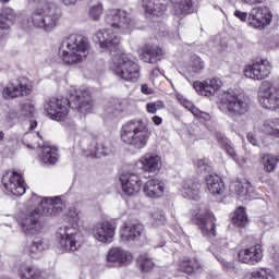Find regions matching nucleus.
<instances>
[{
  "instance_id": "45",
  "label": "nucleus",
  "mask_w": 279,
  "mask_h": 279,
  "mask_svg": "<svg viewBox=\"0 0 279 279\" xmlns=\"http://www.w3.org/2000/svg\"><path fill=\"white\" fill-rule=\"evenodd\" d=\"M238 258L240 263L245 265H252V257L250 256V248H242L238 252Z\"/></svg>"
},
{
  "instance_id": "41",
  "label": "nucleus",
  "mask_w": 279,
  "mask_h": 279,
  "mask_svg": "<svg viewBox=\"0 0 279 279\" xmlns=\"http://www.w3.org/2000/svg\"><path fill=\"white\" fill-rule=\"evenodd\" d=\"M101 14H104V3L101 2L92 5L88 10V15L93 21H99Z\"/></svg>"
},
{
  "instance_id": "52",
  "label": "nucleus",
  "mask_w": 279,
  "mask_h": 279,
  "mask_svg": "<svg viewBox=\"0 0 279 279\" xmlns=\"http://www.w3.org/2000/svg\"><path fill=\"white\" fill-rule=\"evenodd\" d=\"M17 88H20V95H29V93H32V85L31 84H20L17 86Z\"/></svg>"
},
{
  "instance_id": "62",
  "label": "nucleus",
  "mask_w": 279,
  "mask_h": 279,
  "mask_svg": "<svg viewBox=\"0 0 279 279\" xmlns=\"http://www.w3.org/2000/svg\"><path fill=\"white\" fill-rule=\"evenodd\" d=\"M159 74H160V70H159V69H155V70H153V72H151V75L155 76V77H158Z\"/></svg>"
},
{
  "instance_id": "57",
  "label": "nucleus",
  "mask_w": 279,
  "mask_h": 279,
  "mask_svg": "<svg viewBox=\"0 0 279 279\" xmlns=\"http://www.w3.org/2000/svg\"><path fill=\"white\" fill-rule=\"evenodd\" d=\"M151 121L155 125H162V118L158 117V116H154L151 118Z\"/></svg>"
},
{
  "instance_id": "46",
  "label": "nucleus",
  "mask_w": 279,
  "mask_h": 279,
  "mask_svg": "<svg viewBox=\"0 0 279 279\" xmlns=\"http://www.w3.org/2000/svg\"><path fill=\"white\" fill-rule=\"evenodd\" d=\"M14 21V19H16V14H14V10H12V8H4L1 12V17L0 21Z\"/></svg>"
},
{
  "instance_id": "47",
  "label": "nucleus",
  "mask_w": 279,
  "mask_h": 279,
  "mask_svg": "<svg viewBox=\"0 0 279 279\" xmlns=\"http://www.w3.org/2000/svg\"><path fill=\"white\" fill-rule=\"evenodd\" d=\"M190 110L192 114L196 117V119H203V121H210V114L197 109V107H192Z\"/></svg>"
},
{
  "instance_id": "23",
  "label": "nucleus",
  "mask_w": 279,
  "mask_h": 279,
  "mask_svg": "<svg viewBox=\"0 0 279 279\" xmlns=\"http://www.w3.org/2000/svg\"><path fill=\"white\" fill-rule=\"evenodd\" d=\"M165 182L160 179H150L143 186L144 195L151 199H160L165 195Z\"/></svg>"
},
{
  "instance_id": "64",
  "label": "nucleus",
  "mask_w": 279,
  "mask_h": 279,
  "mask_svg": "<svg viewBox=\"0 0 279 279\" xmlns=\"http://www.w3.org/2000/svg\"><path fill=\"white\" fill-rule=\"evenodd\" d=\"M3 136H4L3 132H0V141H3Z\"/></svg>"
},
{
  "instance_id": "20",
  "label": "nucleus",
  "mask_w": 279,
  "mask_h": 279,
  "mask_svg": "<svg viewBox=\"0 0 279 279\" xmlns=\"http://www.w3.org/2000/svg\"><path fill=\"white\" fill-rule=\"evenodd\" d=\"M134 260V255L121 246H111L107 253V262L114 263L118 267H125Z\"/></svg>"
},
{
  "instance_id": "58",
  "label": "nucleus",
  "mask_w": 279,
  "mask_h": 279,
  "mask_svg": "<svg viewBox=\"0 0 279 279\" xmlns=\"http://www.w3.org/2000/svg\"><path fill=\"white\" fill-rule=\"evenodd\" d=\"M247 157H241L240 159L236 158L235 162H238V165H240L241 167H245V163L247 162Z\"/></svg>"
},
{
  "instance_id": "34",
  "label": "nucleus",
  "mask_w": 279,
  "mask_h": 279,
  "mask_svg": "<svg viewBox=\"0 0 279 279\" xmlns=\"http://www.w3.org/2000/svg\"><path fill=\"white\" fill-rule=\"evenodd\" d=\"M199 269H202V264L196 259L191 260L185 258L180 265V270L184 271V274H195V271H199Z\"/></svg>"
},
{
  "instance_id": "21",
  "label": "nucleus",
  "mask_w": 279,
  "mask_h": 279,
  "mask_svg": "<svg viewBox=\"0 0 279 279\" xmlns=\"http://www.w3.org/2000/svg\"><path fill=\"white\" fill-rule=\"evenodd\" d=\"M230 191L242 202L256 199V192H254V186H252V184H250L247 181H233L230 185Z\"/></svg>"
},
{
  "instance_id": "3",
  "label": "nucleus",
  "mask_w": 279,
  "mask_h": 279,
  "mask_svg": "<svg viewBox=\"0 0 279 279\" xmlns=\"http://www.w3.org/2000/svg\"><path fill=\"white\" fill-rule=\"evenodd\" d=\"M36 8L27 17L28 25L45 29V32H53L58 27L60 21V12L47 0H28Z\"/></svg>"
},
{
  "instance_id": "27",
  "label": "nucleus",
  "mask_w": 279,
  "mask_h": 279,
  "mask_svg": "<svg viewBox=\"0 0 279 279\" xmlns=\"http://www.w3.org/2000/svg\"><path fill=\"white\" fill-rule=\"evenodd\" d=\"M142 3L146 14H153L154 16H160L167 10L165 0H142Z\"/></svg>"
},
{
  "instance_id": "5",
  "label": "nucleus",
  "mask_w": 279,
  "mask_h": 279,
  "mask_svg": "<svg viewBox=\"0 0 279 279\" xmlns=\"http://www.w3.org/2000/svg\"><path fill=\"white\" fill-rule=\"evenodd\" d=\"M88 41L82 35H71L63 40L59 56L64 64H80L88 58Z\"/></svg>"
},
{
  "instance_id": "44",
  "label": "nucleus",
  "mask_w": 279,
  "mask_h": 279,
  "mask_svg": "<svg viewBox=\"0 0 279 279\" xmlns=\"http://www.w3.org/2000/svg\"><path fill=\"white\" fill-rule=\"evenodd\" d=\"M215 257L217 258L218 263L222 265V269L225 271H232L234 269V262H228L223 255L215 254Z\"/></svg>"
},
{
  "instance_id": "19",
  "label": "nucleus",
  "mask_w": 279,
  "mask_h": 279,
  "mask_svg": "<svg viewBox=\"0 0 279 279\" xmlns=\"http://www.w3.org/2000/svg\"><path fill=\"white\" fill-rule=\"evenodd\" d=\"M221 86H223V82H221V78L219 77L196 81L193 83L194 90H196L198 95H203V97H213Z\"/></svg>"
},
{
  "instance_id": "17",
  "label": "nucleus",
  "mask_w": 279,
  "mask_h": 279,
  "mask_svg": "<svg viewBox=\"0 0 279 279\" xmlns=\"http://www.w3.org/2000/svg\"><path fill=\"white\" fill-rule=\"evenodd\" d=\"M120 182L124 195H137V193H141L143 181L136 173L130 171L122 172L120 175Z\"/></svg>"
},
{
  "instance_id": "63",
  "label": "nucleus",
  "mask_w": 279,
  "mask_h": 279,
  "mask_svg": "<svg viewBox=\"0 0 279 279\" xmlns=\"http://www.w3.org/2000/svg\"><path fill=\"white\" fill-rule=\"evenodd\" d=\"M185 108H187V110L191 112V108H195V106H191V104L186 102Z\"/></svg>"
},
{
  "instance_id": "38",
  "label": "nucleus",
  "mask_w": 279,
  "mask_h": 279,
  "mask_svg": "<svg viewBox=\"0 0 279 279\" xmlns=\"http://www.w3.org/2000/svg\"><path fill=\"white\" fill-rule=\"evenodd\" d=\"M248 255L251 257V265H256L263 260V248L259 244L248 247Z\"/></svg>"
},
{
  "instance_id": "8",
  "label": "nucleus",
  "mask_w": 279,
  "mask_h": 279,
  "mask_svg": "<svg viewBox=\"0 0 279 279\" xmlns=\"http://www.w3.org/2000/svg\"><path fill=\"white\" fill-rule=\"evenodd\" d=\"M17 225L20 226L22 232L27 236H34L40 234L43 230V222L40 221V211L36 208L27 209L22 211L17 219Z\"/></svg>"
},
{
  "instance_id": "10",
  "label": "nucleus",
  "mask_w": 279,
  "mask_h": 279,
  "mask_svg": "<svg viewBox=\"0 0 279 279\" xmlns=\"http://www.w3.org/2000/svg\"><path fill=\"white\" fill-rule=\"evenodd\" d=\"M31 204H33V208L39 206L43 215H46V217H56L58 213H62V210H64V201H62V197L60 196L43 198L37 194H33L31 197Z\"/></svg>"
},
{
  "instance_id": "9",
  "label": "nucleus",
  "mask_w": 279,
  "mask_h": 279,
  "mask_svg": "<svg viewBox=\"0 0 279 279\" xmlns=\"http://www.w3.org/2000/svg\"><path fill=\"white\" fill-rule=\"evenodd\" d=\"M258 99L260 106L267 110L279 109V87L271 81H263L258 87Z\"/></svg>"
},
{
  "instance_id": "22",
  "label": "nucleus",
  "mask_w": 279,
  "mask_h": 279,
  "mask_svg": "<svg viewBox=\"0 0 279 279\" xmlns=\"http://www.w3.org/2000/svg\"><path fill=\"white\" fill-rule=\"evenodd\" d=\"M145 232V227L142 223H128L120 229V239L122 243H132L138 241Z\"/></svg>"
},
{
  "instance_id": "56",
  "label": "nucleus",
  "mask_w": 279,
  "mask_h": 279,
  "mask_svg": "<svg viewBox=\"0 0 279 279\" xmlns=\"http://www.w3.org/2000/svg\"><path fill=\"white\" fill-rule=\"evenodd\" d=\"M197 167L198 169H201L202 171H206L208 169V166L206 165V160L204 159H199L197 161Z\"/></svg>"
},
{
  "instance_id": "11",
  "label": "nucleus",
  "mask_w": 279,
  "mask_h": 279,
  "mask_svg": "<svg viewBox=\"0 0 279 279\" xmlns=\"http://www.w3.org/2000/svg\"><path fill=\"white\" fill-rule=\"evenodd\" d=\"M27 143V147L31 149H36L38 147L41 149V160L46 165H56L58 162V148L53 146H45V142H43L40 134L32 133Z\"/></svg>"
},
{
  "instance_id": "28",
  "label": "nucleus",
  "mask_w": 279,
  "mask_h": 279,
  "mask_svg": "<svg viewBox=\"0 0 279 279\" xmlns=\"http://www.w3.org/2000/svg\"><path fill=\"white\" fill-rule=\"evenodd\" d=\"M206 184L211 195H223V191H226V186H223L221 178H219L217 174L208 175L206 179Z\"/></svg>"
},
{
  "instance_id": "24",
  "label": "nucleus",
  "mask_w": 279,
  "mask_h": 279,
  "mask_svg": "<svg viewBox=\"0 0 279 279\" xmlns=\"http://www.w3.org/2000/svg\"><path fill=\"white\" fill-rule=\"evenodd\" d=\"M172 3V14L178 21L189 16L193 10V0H170Z\"/></svg>"
},
{
  "instance_id": "2",
  "label": "nucleus",
  "mask_w": 279,
  "mask_h": 279,
  "mask_svg": "<svg viewBox=\"0 0 279 279\" xmlns=\"http://www.w3.org/2000/svg\"><path fill=\"white\" fill-rule=\"evenodd\" d=\"M75 108L78 112L86 114L93 110L90 93L86 88H70V100L68 98H50L44 108L52 121H64L69 117V108Z\"/></svg>"
},
{
  "instance_id": "16",
  "label": "nucleus",
  "mask_w": 279,
  "mask_h": 279,
  "mask_svg": "<svg viewBox=\"0 0 279 279\" xmlns=\"http://www.w3.org/2000/svg\"><path fill=\"white\" fill-rule=\"evenodd\" d=\"M117 234V225L110 221L99 222L93 230V236L98 243L110 245L114 241Z\"/></svg>"
},
{
  "instance_id": "39",
  "label": "nucleus",
  "mask_w": 279,
  "mask_h": 279,
  "mask_svg": "<svg viewBox=\"0 0 279 279\" xmlns=\"http://www.w3.org/2000/svg\"><path fill=\"white\" fill-rule=\"evenodd\" d=\"M2 97L4 99H14L16 97H21V88L14 84H11L3 88Z\"/></svg>"
},
{
  "instance_id": "33",
  "label": "nucleus",
  "mask_w": 279,
  "mask_h": 279,
  "mask_svg": "<svg viewBox=\"0 0 279 279\" xmlns=\"http://www.w3.org/2000/svg\"><path fill=\"white\" fill-rule=\"evenodd\" d=\"M204 69H206L204 60H202L199 57H194L187 69V73L191 75V77H196V75H199Z\"/></svg>"
},
{
  "instance_id": "29",
  "label": "nucleus",
  "mask_w": 279,
  "mask_h": 279,
  "mask_svg": "<svg viewBox=\"0 0 279 279\" xmlns=\"http://www.w3.org/2000/svg\"><path fill=\"white\" fill-rule=\"evenodd\" d=\"M258 130L259 132H262V134L279 138V118L264 121V123L258 128Z\"/></svg>"
},
{
  "instance_id": "40",
  "label": "nucleus",
  "mask_w": 279,
  "mask_h": 279,
  "mask_svg": "<svg viewBox=\"0 0 279 279\" xmlns=\"http://www.w3.org/2000/svg\"><path fill=\"white\" fill-rule=\"evenodd\" d=\"M140 267L144 274H147L151 270H154V267H156V264L151 258H148L146 256H141L138 258Z\"/></svg>"
},
{
  "instance_id": "54",
  "label": "nucleus",
  "mask_w": 279,
  "mask_h": 279,
  "mask_svg": "<svg viewBox=\"0 0 279 279\" xmlns=\"http://www.w3.org/2000/svg\"><path fill=\"white\" fill-rule=\"evenodd\" d=\"M151 218L156 221H162V219H165V215L162 211L155 210L151 213Z\"/></svg>"
},
{
  "instance_id": "49",
  "label": "nucleus",
  "mask_w": 279,
  "mask_h": 279,
  "mask_svg": "<svg viewBox=\"0 0 279 279\" xmlns=\"http://www.w3.org/2000/svg\"><path fill=\"white\" fill-rule=\"evenodd\" d=\"M22 112L25 117H31V114H34V112H36V108L32 102H27L23 105Z\"/></svg>"
},
{
  "instance_id": "14",
  "label": "nucleus",
  "mask_w": 279,
  "mask_h": 279,
  "mask_svg": "<svg viewBox=\"0 0 279 279\" xmlns=\"http://www.w3.org/2000/svg\"><path fill=\"white\" fill-rule=\"evenodd\" d=\"M248 25L254 29H265L271 25V12L267 7H254L248 12Z\"/></svg>"
},
{
  "instance_id": "53",
  "label": "nucleus",
  "mask_w": 279,
  "mask_h": 279,
  "mask_svg": "<svg viewBox=\"0 0 279 279\" xmlns=\"http://www.w3.org/2000/svg\"><path fill=\"white\" fill-rule=\"evenodd\" d=\"M246 138L251 145L258 146V140L254 133H247Z\"/></svg>"
},
{
  "instance_id": "51",
  "label": "nucleus",
  "mask_w": 279,
  "mask_h": 279,
  "mask_svg": "<svg viewBox=\"0 0 279 279\" xmlns=\"http://www.w3.org/2000/svg\"><path fill=\"white\" fill-rule=\"evenodd\" d=\"M234 16L236 19H239L240 21H242V23H245L250 19V14H247V12H243L241 10H235L234 11Z\"/></svg>"
},
{
  "instance_id": "32",
  "label": "nucleus",
  "mask_w": 279,
  "mask_h": 279,
  "mask_svg": "<svg viewBox=\"0 0 279 279\" xmlns=\"http://www.w3.org/2000/svg\"><path fill=\"white\" fill-rule=\"evenodd\" d=\"M89 151H92V156H95L96 158H101V156H110V154H112V148H110L106 144L93 142Z\"/></svg>"
},
{
  "instance_id": "25",
  "label": "nucleus",
  "mask_w": 279,
  "mask_h": 279,
  "mask_svg": "<svg viewBox=\"0 0 279 279\" xmlns=\"http://www.w3.org/2000/svg\"><path fill=\"white\" fill-rule=\"evenodd\" d=\"M140 58L143 60V62L156 64L162 60V49H160L158 46H146L143 48Z\"/></svg>"
},
{
  "instance_id": "6",
  "label": "nucleus",
  "mask_w": 279,
  "mask_h": 279,
  "mask_svg": "<svg viewBox=\"0 0 279 279\" xmlns=\"http://www.w3.org/2000/svg\"><path fill=\"white\" fill-rule=\"evenodd\" d=\"M69 217L73 221V226H66L63 233L60 236V246L65 252H75L82 247V233L77 229V223H80V211L76 208H71L69 211Z\"/></svg>"
},
{
  "instance_id": "42",
  "label": "nucleus",
  "mask_w": 279,
  "mask_h": 279,
  "mask_svg": "<svg viewBox=\"0 0 279 279\" xmlns=\"http://www.w3.org/2000/svg\"><path fill=\"white\" fill-rule=\"evenodd\" d=\"M146 110L149 114H156L158 110H165V102L162 100H157L155 102H148L146 105Z\"/></svg>"
},
{
  "instance_id": "4",
  "label": "nucleus",
  "mask_w": 279,
  "mask_h": 279,
  "mask_svg": "<svg viewBox=\"0 0 279 279\" xmlns=\"http://www.w3.org/2000/svg\"><path fill=\"white\" fill-rule=\"evenodd\" d=\"M120 137L122 143L131 145L134 149H145L151 138V132L147 122L141 119L131 120L121 128Z\"/></svg>"
},
{
  "instance_id": "35",
  "label": "nucleus",
  "mask_w": 279,
  "mask_h": 279,
  "mask_svg": "<svg viewBox=\"0 0 279 279\" xmlns=\"http://www.w3.org/2000/svg\"><path fill=\"white\" fill-rule=\"evenodd\" d=\"M232 222L238 228H245V226H247V214L245 213V208L239 207L238 209H235Z\"/></svg>"
},
{
  "instance_id": "37",
  "label": "nucleus",
  "mask_w": 279,
  "mask_h": 279,
  "mask_svg": "<svg viewBox=\"0 0 279 279\" xmlns=\"http://www.w3.org/2000/svg\"><path fill=\"white\" fill-rule=\"evenodd\" d=\"M263 165H264V170L267 173H272V171H276V167L278 165V156L265 155L263 157Z\"/></svg>"
},
{
  "instance_id": "36",
  "label": "nucleus",
  "mask_w": 279,
  "mask_h": 279,
  "mask_svg": "<svg viewBox=\"0 0 279 279\" xmlns=\"http://www.w3.org/2000/svg\"><path fill=\"white\" fill-rule=\"evenodd\" d=\"M20 276L22 279H38L40 271L32 266H20Z\"/></svg>"
},
{
  "instance_id": "55",
  "label": "nucleus",
  "mask_w": 279,
  "mask_h": 279,
  "mask_svg": "<svg viewBox=\"0 0 279 279\" xmlns=\"http://www.w3.org/2000/svg\"><path fill=\"white\" fill-rule=\"evenodd\" d=\"M141 90L144 95H151V93H154V89H151L148 85H142Z\"/></svg>"
},
{
  "instance_id": "61",
  "label": "nucleus",
  "mask_w": 279,
  "mask_h": 279,
  "mask_svg": "<svg viewBox=\"0 0 279 279\" xmlns=\"http://www.w3.org/2000/svg\"><path fill=\"white\" fill-rule=\"evenodd\" d=\"M38 122L36 120L29 121V130H36Z\"/></svg>"
},
{
  "instance_id": "48",
  "label": "nucleus",
  "mask_w": 279,
  "mask_h": 279,
  "mask_svg": "<svg viewBox=\"0 0 279 279\" xmlns=\"http://www.w3.org/2000/svg\"><path fill=\"white\" fill-rule=\"evenodd\" d=\"M8 34H10V25L0 20V40H3Z\"/></svg>"
},
{
  "instance_id": "59",
  "label": "nucleus",
  "mask_w": 279,
  "mask_h": 279,
  "mask_svg": "<svg viewBox=\"0 0 279 279\" xmlns=\"http://www.w3.org/2000/svg\"><path fill=\"white\" fill-rule=\"evenodd\" d=\"M242 279H257L256 271L247 272Z\"/></svg>"
},
{
  "instance_id": "18",
  "label": "nucleus",
  "mask_w": 279,
  "mask_h": 279,
  "mask_svg": "<svg viewBox=\"0 0 279 279\" xmlns=\"http://www.w3.org/2000/svg\"><path fill=\"white\" fill-rule=\"evenodd\" d=\"M138 169L146 173H157L162 169V158L156 154L148 153L135 162V171H138Z\"/></svg>"
},
{
  "instance_id": "13",
  "label": "nucleus",
  "mask_w": 279,
  "mask_h": 279,
  "mask_svg": "<svg viewBox=\"0 0 279 279\" xmlns=\"http://www.w3.org/2000/svg\"><path fill=\"white\" fill-rule=\"evenodd\" d=\"M217 218L211 210L206 209L197 215V226L205 239H215L217 236Z\"/></svg>"
},
{
  "instance_id": "12",
  "label": "nucleus",
  "mask_w": 279,
  "mask_h": 279,
  "mask_svg": "<svg viewBox=\"0 0 279 279\" xmlns=\"http://www.w3.org/2000/svg\"><path fill=\"white\" fill-rule=\"evenodd\" d=\"M2 184L5 191L12 195H16L17 197L25 195V180H23V177L19 172H5L2 175Z\"/></svg>"
},
{
  "instance_id": "7",
  "label": "nucleus",
  "mask_w": 279,
  "mask_h": 279,
  "mask_svg": "<svg viewBox=\"0 0 279 279\" xmlns=\"http://www.w3.org/2000/svg\"><path fill=\"white\" fill-rule=\"evenodd\" d=\"M220 110L229 117H243L250 111V102L234 90H227L220 95Z\"/></svg>"
},
{
  "instance_id": "15",
  "label": "nucleus",
  "mask_w": 279,
  "mask_h": 279,
  "mask_svg": "<svg viewBox=\"0 0 279 279\" xmlns=\"http://www.w3.org/2000/svg\"><path fill=\"white\" fill-rule=\"evenodd\" d=\"M244 75L250 80H266V77L271 75V62L265 59L256 60L251 65H246Z\"/></svg>"
},
{
  "instance_id": "31",
  "label": "nucleus",
  "mask_w": 279,
  "mask_h": 279,
  "mask_svg": "<svg viewBox=\"0 0 279 279\" xmlns=\"http://www.w3.org/2000/svg\"><path fill=\"white\" fill-rule=\"evenodd\" d=\"M45 250V244L43 243V239L35 238L32 242H27L24 246V252L29 254L34 258V256H38Z\"/></svg>"
},
{
  "instance_id": "50",
  "label": "nucleus",
  "mask_w": 279,
  "mask_h": 279,
  "mask_svg": "<svg viewBox=\"0 0 279 279\" xmlns=\"http://www.w3.org/2000/svg\"><path fill=\"white\" fill-rule=\"evenodd\" d=\"M215 245L217 250H221L222 252H228V250L230 248V244L228 243V240L225 238L217 240Z\"/></svg>"
},
{
  "instance_id": "30",
  "label": "nucleus",
  "mask_w": 279,
  "mask_h": 279,
  "mask_svg": "<svg viewBox=\"0 0 279 279\" xmlns=\"http://www.w3.org/2000/svg\"><path fill=\"white\" fill-rule=\"evenodd\" d=\"M216 141L221 147V149H225V151L233 158V160H236V150L234 149V146L232 145V142L223 135V133H216Z\"/></svg>"
},
{
  "instance_id": "43",
  "label": "nucleus",
  "mask_w": 279,
  "mask_h": 279,
  "mask_svg": "<svg viewBox=\"0 0 279 279\" xmlns=\"http://www.w3.org/2000/svg\"><path fill=\"white\" fill-rule=\"evenodd\" d=\"M255 276L257 279H276V275L269 268H260L255 271Z\"/></svg>"
},
{
  "instance_id": "1",
  "label": "nucleus",
  "mask_w": 279,
  "mask_h": 279,
  "mask_svg": "<svg viewBox=\"0 0 279 279\" xmlns=\"http://www.w3.org/2000/svg\"><path fill=\"white\" fill-rule=\"evenodd\" d=\"M105 23L111 28H102L96 33L100 49L109 51V69L125 82H136L141 77V69L132 54L119 47L121 39L117 34H132L136 22L131 12L123 9H111L105 16Z\"/></svg>"
},
{
  "instance_id": "60",
  "label": "nucleus",
  "mask_w": 279,
  "mask_h": 279,
  "mask_svg": "<svg viewBox=\"0 0 279 279\" xmlns=\"http://www.w3.org/2000/svg\"><path fill=\"white\" fill-rule=\"evenodd\" d=\"M264 0H244V3L248 5H254L255 3H263Z\"/></svg>"
},
{
  "instance_id": "26",
  "label": "nucleus",
  "mask_w": 279,
  "mask_h": 279,
  "mask_svg": "<svg viewBox=\"0 0 279 279\" xmlns=\"http://www.w3.org/2000/svg\"><path fill=\"white\" fill-rule=\"evenodd\" d=\"M181 194L185 199H199V183L192 179L184 180L181 187Z\"/></svg>"
}]
</instances>
